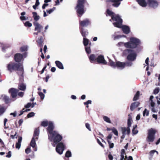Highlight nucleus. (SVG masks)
<instances>
[{"mask_svg": "<svg viewBox=\"0 0 160 160\" xmlns=\"http://www.w3.org/2000/svg\"><path fill=\"white\" fill-rule=\"evenodd\" d=\"M48 137L49 140L51 142H53L52 145L53 147H55L58 143H59L62 138L61 135L56 131L53 132L50 134H48Z\"/></svg>", "mask_w": 160, "mask_h": 160, "instance_id": "nucleus-3", "label": "nucleus"}, {"mask_svg": "<svg viewBox=\"0 0 160 160\" xmlns=\"http://www.w3.org/2000/svg\"><path fill=\"white\" fill-rule=\"evenodd\" d=\"M141 44L139 39L134 37H131L130 41L125 42L124 46L126 48H135Z\"/></svg>", "mask_w": 160, "mask_h": 160, "instance_id": "nucleus-4", "label": "nucleus"}, {"mask_svg": "<svg viewBox=\"0 0 160 160\" xmlns=\"http://www.w3.org/2000/svg\"><path fill=\"white\" fill-rule=\"evenodd\" d=\"M124 55H127V59L130 61H132L135 60L137 57L135 52L132 49H127L123 52Z\"/></svg>", "mask_w": 160, "mask_h": 160, "instance_id": "nucleus-5", "label": "nucleus"}, {"mask_svg": "<svg viewBox=\"0 0 160 160\" xmlns=\"http://www.w3.org/2000/svg\"><path fill=\"white\" fill-rule=\"evenodd\" d=\"M156 131L152 128L149 129L148 131L147 141L148 142H153L155 138Z\"/></svg>", "mask_w": 160, "mask_h": 160, "instance_id": "nucleus-8", "label": "nucleus"}, {"mask_svg": "<svg viewBox=\"0 0 160 160\" xmlns=\"http://www.w3.org/2000/svg\"><path fill=\"white\" fill-rule=\"evenodd\" d=\"M80 32L83 38H85L88 34V32L87 31L85 30L83 28H80Z\"/></svg>", "mask_w": 160, "mask_h": 160, "instance_id": "nucleus-22", "label": "nucleus"}, {"mask_svg": "<svg viewBox=\"0 0 160 160\" xmlns=\"http://www.w3.org/2000/svg\"><path fill=\"white\" fill-rule=\"evenodd\" d=\"M5 111V109L3 107H0V115L2 114Z\"/></svg>", "mask_w": 160, "mask_h": 160, "instance_id": "nucleus-48", "label": "nucleus"}, {"mask_svg": "<svg viewBox=\"0 0 160 160\" xmlns=\"http://www.w3.org/2000/svg\"><path fill=\"white\" fill-rule=\"evenodd\" d=\"M139 104V102H135L132 103L130 106V109L131 111H133L135 108L138 107Z\"/></svg>", "mask_w": 160, "mask_h": 160, "instance_id": "nucleus-21", "label": "nucleus"}, {"mask_svg": "<svg viewBox=\"0 0 160 160\" xmlns=\"http://www.w3.org/2000/svg\"><path fill=\"white\" fill-rule=\"evenodd\" d=\"M138 4L141 6L145 7L147 5V3L145 0H136Z\"/></svg>", "mask_w": 160, "mask_h": 160, "instance_id": "nucleus-23", "label": "nucleus"}, {"mask_svg": "<svg viewBox=\"0 0 160 160\" xmlns=\"http://www.w3.org/2000/svg\"><path fill=\"white\" fill-rule=\"evenodd\" d=\"M33 25L35 27V30L38 31L39 32H41V30L43 28L41 25L37 22H34L33 23Z\"/></svg>", "mask_w": 160, "mask_h": 160, "instance_id": "nucleus-17", "label": "nucleus"}, {"mask_svg": "<svg viewBox=\"0 0 160 160\" xmlns=\"http://www.w3.org/2000/svg\"><path fill=\"white\" fill-rule=\"evenodd\" d=\"M103 119L105 122L109 123H111V121L110 119L108 117L106 116H103Z\"/></svg>", "mask_w": 160, "mask_h": 160, "instance_id": "nucleus-37", "label": "nucleus"}, {"mask_svg": "<svg viewBox=\"0 0 160 160\" xmlns=\"http://www.w3.org/2000/svg\"><path fill=\"white\" fill-rule=\"evenodd\" d=\"M10 115H12L14 117H15L16 116L17 113L16 112H12L10 113Z\"/></svg>", "mask_w": 160, "mask_h": 160, "instance_id": "nucleus-63", "label": "nucleus"}, {"mask_svg": "<svg viewBox=\"0 0 160 160\" xmlns=\"http://www.w3.org/2000/svg\"><path fill=\"white\" fill-rule=\"evenodd\" d=\"M97 62L99 63H101L104 64H106L107 62L105 60L104 57L102 55H99L97 58Z\"/></svg>", "mask_w": 160, "mask_h": 160, "instance_id": "nucleus-15", "label": "nucleus"}, {"mask_svg": "<svg viewBox=\"0 0 160 160\" xmlns=\"http://www.w3.org/2000/svg\"><path fill=\"white\" fill-rule=\"evenodd\" d=\"M108 157L110 160H112L113 159V156L110 154L108 155Z\"/></svg>", "mask_w": 160, "mask_h": 160, "instance_id": "nucleus-64", "label": "nucleus"}, {"mask_svg": "<svg viewBox=\"0 0 160 160\" xmlns=\"http://www.w3.org/2000/svg\"><path fill=\"white\" fill-rule=\"evenodd\" d=\"M125 37L124 35H118L116 36H115L114 37V40H117L119 39L120 38Z\"/></svg>", "mask_w": 160, "mask_h": 160, "instance_id": "nucleus-51", "label": "nucleus"}, {"mask_svg": "<svg viewBox=\"0 0 160 160\" xmlns=\"http://www.w3.org/2000/svg\"><path fill=\"white\" fill-rule=\"evenodd\" d=\"M107 16L108 15L111 16L112 19L115 22L113 23L114 26L117 28H120L121 27V23L122 22V20L120 17L118 15H115L114 13L109 10L107 9L106 11Z\"/></svg>", "mask_w": 160, "mask_h": 160, "instance_id": "nucleus-2", "label": "nucleus"}, {"mask_svg": "<svg viewBox=\"0 0 160 160\" xmlns=\"http://www.w3.org/2000/svg\"><path fill=\"white\" fill-rule=\"evenodd\" d=\"M108 142L109 145V147L110 148H113L114 144L112 142L109 140H108Z\"/></svg>", "mask_w": 160, "mask_h": 160, "instance_id": "nucleus-45", "label": "nucleus"}, {"mask_svg": "<svg viewBox=\"0 0 160 160\" xmlns=\"http://www.w3.org/2000/svg\"><path fill=\"white\" fill-rule=\"evenodd\" d=\"M65 149V145L62 142L59 143L57 145L56 148V152L60 155L62 154Z\"/></svg>", "mask_w": 160, "mask_h": 160, "instance_id": "nucleus-9", "label": "nucleus"}, {"mask_svg": "<svg viewBox=\"0 0 160 160\" xmlns=\"http://www.w3.org/2000/svg\"><path fill=\"white\" fill-rule=\"evenodd\" d=\"M86 128L89 131H91V129L90 126V124L88 123H86L85 124Z\"/></svg>", "mask_w": 160, "mask_h": 160, "instance_id": "nucleus-55", "label": "nucleus"}, {"mask_svg": "<svg viewBox=\"0 0 160 160\" xmlns=\"http://www.w3.org/2000/svg\"><path fill=\"white\" fill-rule=\"evenodd\" d=\"M39 134V131L38 129H36L34 132L33 137L36 139L38 140V136Z\"/></svg>", "mask_w": 160, "mask_h": 160, "instance_id": "nucleus-32", "label": "nucleus"}, {"mask_svg": "<svg viewBox=\"0 0 160 160\" xmlns=\"http://www.w3.org/2000/svg\"><path fill=\"white\" fill-rule=\"evenodd\" d=\"M18 88L22 91H25L26 89V86L24 83H20L18 85Z\"/></svg>", "mask_w": 160, "mask_h": 160, "instance_id": "nucleus-30", "label": "nucleus"}, {"mask_svg": "<svg viewBox=\"0 0 160 160\" xmlns=\"http://www.w3.org/2000/svg\"><path fill=\"white\" fill-rule=\"evenodd\" d=\"M89 40L86 38H83V43L84 46H87L88 44Z\"/></svg>", "mask_w": 160, "mask_h": 160, "instance_id": "nucleus-35", "label": "nucleus"}, {"mask_svg": "<svg viewBox=\"0 0 160 160\" xmlns=\"http://www.w3.org/2000/svg\"><path fill=\"white\" fill-rule=\"evenodd\" d=\"M112 132L114 133V134L116 136H118V132L117 130L114 128H113L111 129Z\"/></svg>", "mask_w": 160, "mask_h": 160, "instance_id": "nucleus-44", "label": "nucleus"}, {"mask_svg": "<svg viewBox=\"0 0 160 160\" xmlns=\"http://www.w3.org/2000/svg\"><path fill=\"white\" fill-rule=\"evenodd\" d=\"M35 115V113L33 112H31L29 113L27 116L28 118H30L34 116Z\"/></svg>", "mask_w": 160, "mask_h": 160, "instance_id": "nucleus-50", "label": "nucleus"}, {"mask_svg": "<svg viewBox=\"0 0 160 160\" xmlns=\"http://www.w3.org/2000/svg\"><path fill=\"white\" fill-rule=\"evenodd\" d=\"M109 61L110 65L114 68H117L119 69L122 70L123 69L125 66V64L124 62L118 61L115 63L110 59H109Z\"/></svg>", "mask_w": 160, "mask_h": 160, "instance_id": "nucleus-7", "label": "nucleus"}, {"mask_svg": "<svg viewBox=\"0 0 160 160\" xmlns=\"http://www.w3.org/2000/svg\"><path fill=\"white\" fill-rule=\"evenodd\" d=\"M28 47L27 46H24L21 47L20 48V50L21 52H23L27 51L28 50Z\"/></svg>", "mask_w": 160, "mask_h": 160, "instance_id": "nucleus-40", "label": "nucleus"}, {"mask_svg": "<svg viewBox=\"0 0 160 160\" xmlns=\"http://www.w3.org/2000/svg\"><path fill=\"white\" fill-rule=\"evenodd\" d=\"M18 90L14 88H11L9 90V93L11 94L12 97L13 98H15L17 95V93Z\"/></svg>", "mask_w": 160, "mask_h": 160, "instance_id": "nucleus-14", "label": "nucleus"}, {"mask_svg": "<svg viewBox=\"0 0 160 160\" xmlns=\"http://www.w3.org/2000/svg\"><path fill=\"white\" fill-rule=\"evenodd\" d=\"M56 9L55 7H53L52 8L50 9L49 10H47V12L49 13V14H51L52 13L53 11H54Z\"/></svg>", "mask_w": 160, "mask_h": 160, "instance_id": "nucleus-47", "label": "nucleus"}, {"mask_svg": "<svg viewBox=\"0 0 160 160\" xmlns=\"http://www.w3.org/2000/svg\"><path fill=\"white\" fill-rule=\"evenodd\" d=\"M11 156V151H9L7 153V155L6 156V157L8 158H10Z\"/></svg>", "mask_w": 160, "mask_h": 160, "instance_id": "nucleus-60", "label": "nucleus"}, {"mask_svg": "<svg viewBox=\"0 0 160 160\" xmlns=\"http://www.w3.org/2000/svg\"><path fill=\"white\" fill-rule=\"evenodd\" d=\"M56 66L59 68L61 69H63L64 67L62 63L59 61H56L55 62Z\"/></svg>", "mask_w": 160, "mask_h": 160, "instance_id": "nucleus-24", "label": "nucleus"}, {"mask_svg": "<svg viewBox=\"0 0 160 160\" xmlns=\"http://www.w3.org/2000/svg\"><path fill=\"white\" fill-rule=\"evenodd\" d=\"M139 94L140 92L139 91H138L137 92L133 98V101H136L138 99Z\"/></svg>", "mask_w": 160, "mask_h": 160, "instance_id": "nucleus-39", "label": "nucleus"}, {"mask_svg": "<svg viewBox=\"0 0 160 160\" xmlns=\"http://www.w3.org/2000/svg\"><path fill=\"white\" fill-rule=\"evenodd\" d=\"M92 103V101L91 100H88L87 102H84V104L85 105H88L89 104H91Z\"/></svg>", "mask_w": 160, "mask_h": 160, "instance_id": "nucleus-58", "label": "nucleus"}, {"mask_svg": "<svg viewBox=\"0 0 160 160\" xmlns=\"http://www.w3.org/2000/svg\"><path fill=\"white\" fill-rule=\"evenodd\" d=\"M3 99L4 100L5 102L8 103L10 102V99L6 95H3Z\"/></svg>", "mask_w": 160, "mask_h": 160, "instance_id": "nucleus-36", "label": "nucleus"}, {"mask_svg": "<svg viewBox=\"0 0 160 160\" xmlns=\"http://www.w3.org/2000/svg\"><path fill=\"white\" fill-rule=\"evenodd\" d=\"M85 51L87 53L89 54L91 53V51L90 46H85Z\"/></svg>", "mask_w": 160, "mask_h": 160, "instance_id": "nucleus-42", "label": "nucleus"}, {"mask_svg": "<svg viewBox=\"0 0 160 160\" xmlns=\"http://www.w3.org/2000/svg\"><path fill=\"white\" fill-rule=\"evenodd\" d=\"M22 139V137H19L18 139V142L16 143V148L18 149H19L20 148Z\"/></svg>", "mask_w": 160, "mask_h": 160, "instance_id": "nucleus-26", "label": "nucleus"}, {"mask_svg": "<svg viewBox=\"0 0 160 160\" xmlns=\"http://www.w3.org/2000/svg\"><path fill=\"white\" fill-rule=\"evenodd\" d=\"M125 66L130 67L132 66V62H125Z\"/></svg>", "mask_w": 160, "mask_h": 160, "instance_id": "nucleus-52", "label": "nucleus"}, {"mask_svg": "<svg viewBox=\"0 0 160 160\" xmlns=\"http://www.w3.org/2000/svg\"><path fill=\"white\" fill-rule=\"evenodd\" d=\"M123 0H110L112 2H114L115 3L112 4V5L115 7H118L120 4V2Z\"/></svg>", "mask_w": 160, "mask_h": 160, "instance_id": "nucleus-27", "label": "nucleus"}, {"mask_svg": "<svg viewBox=\"0 0 160 160\" xmlns=\"http://www.w3.org/2000/svg\"><path fill=\"white\" fill-rule=\"evenodd\" d=\"M137 126L136 125L133 127V128L132 131V133L133 135L136 134L138 132V131L136 129L137 128Z\"/></svg>", "mask_w": 160, "mask_h": 160, "instance_id": "nucleus-33", "label": "nucleus"}, {"mask_svg": "<svg viewBox=\"0 0 160 160\" xmlns=\"http://www.w3.org/2000/svg\"><path fill=\"white\" fill-rule=\"evenodd\" d=\"M80 25L82 27H86L90 24V22L88 19H86L82 21H80Z\"/></svg>", "mask_w": 160, "mask_h": 160, "instance_id": "nucleus-16", "label": "nucleus"}, {"mask_svg": "<svg viewBox=\"0 0 160 160\" xmlns=\"http://www.w3.org/2000/svg\"><path fill=\"white\" fill-rule=\"evenodd\" d=\"M125 154V150L124 149H122L121 151L120 155V160H126V158H127L126 156L125 157V158L124 156V155Z\"/></svg>", "mask_w": 160, "mask_h": 160, "instance_id": "nucleus-28", "label": "nucleus"}, {"mask_svg": "<svg viewBox=\"0 0 160 160\" xmlns=\"http://www.w3.org/2000/svg\"><path fill=\"white\" fill-rule=\"evenodd\" d=\"M156 150H151L150 152V154L151 156L152 157L155 152Z\"/></svg>", "mask_w": 160, "mask_h": 160, "instance_id": "nucleus-57", "label": "nucleus"}, {"mask_svg": "<svg viewBox=\"0 0 160 160\" xmlns=\"http://www.w3.org/2000/svg\"><path fill=\"white\" fill-rule=\"evenodd\" d=\"M37 42L38 43V45L40 47H42L43 46V41L42 38V37H40L37 40Z\"/></svg>", "mask_w": 160, "mask_h": 160, "instance_id": "nucleus-29", "label": "nucleus"}, {"mask_svg": "<svg viewBox=\"0 0 160 160\" xmlns=\"http://www.w3.org/2000/svg\"><path fill=\"white\" fill-rule=\"evenodd\" d=\"M149 115V111L145 108L143 112V116H148Z\"/></svg>", "mask_w": 160, "mask_h": 160, "instance_id": "nucleus-43", "label": "nucleus"}, {"mask_svg": "<svg viewBox=\"0 0 160 160\" xmlns=\"http://www.w3.org/2000/svg\"><path fill=\"white\" fill-rule=\"evenodd\" d=\"M98 57L94 54H91L89 57V58L91 62L93 63L96 61H97V58Z\"/></svg>", "mask_w": 160, "mask_h": 160, "instance_id": "nucleus-19", "label": "nucleus"}, {"mask_svg": "<svg viewBox=\"0 0 160 160\" xmlns=\"http://www.w3.org/2000/svg\"><path fill=\"white\" fill-rule=\"evenodd\" d=\"M148 3L150 7L154 8H157L158 5V2L155 0H148Z\"/></svg>", "mask_w": 160, "mask_h": 160, "instance_id": "nucleus-13", "label": "nucleus"}, {"mask_svg": "<svg viewBox=\"0 0 160 160\" xmlns=\"http://www.w3.org/2000/svg\"><path fill=\"white\" fill-rule=\"evenodd\" d=\"M8 121V119L7 118H5L4 120V125L5 128H7L8 127L6 126V123Z\"/></svg>", "mask_w": 160, "mask_h": 160, "instance_id": "nucleus-56", "label": "nucleus"}, {"mask_svg": "<svg viewBox=\"0 0 160 160\" xmlns=\"http://www.w3.org/2000/svg\"><path fill=\"white\" fill-rule=\"evenodd\" d=\"M31 149L30 147H28L25 150V152L28 154L30 152H31Z\"/></svg>", "mask_w": 160, "mask_h": 160, "instance_id": "nucleus-53", "label": "nucleus"}, {"mask_svg": "<svg viewBox=\"0 0 160 160\" xmlns=\"http://www.w3.org/2000/svg\"><path fill=\"white\" fill-rule=\"evenodd\" d=\"M48 126L47 128V130L48 133V134H50L56 131H53V129L54 128L53 125V123L52 121H49L48 122Z\"/></svg>", "mask_w": 160, "mask_h": 160, "instance_id": "nucleus-11", "label": "nucleus"}, {"mask_svg": "<svg viewBox=\"0 0 160 160\" xmlns=\"http://www.w3.org/2000/svg\"><path fill=\"white\" fill-rule=\"evenodd\" d=\"M72 156V153L69 151H68L66 153L65 157L67 158H69Z\"/></svg>", "mask_w": 160, "mask_h": 160, "instance_id": "nucleus-41", "label": "nucleus"}, {"mask_svg": "<svg viewBox=\"0 0 160 160\" xmlns=\"http://www.w3.org/2000/svg\"><path fill=\"white\" fill-rule=\"evenodd\" d=\"M33 17L34 20L37 21H38L40 18V17L38 15L37 13L36 12H33Z\"/></svg>", "mask_w": 160, "mask_h": 160, "instance_id": "nucleus-31", "label": "nucleus"}, {"mask_svg": "<svg viewBox=\"0 0 160 160\" xmlns=\"http://www.w3.org/2000/svg\"><path fill=\"white\" fill-rule=\"evenodd\" d=\"M119 28H122L123 32L125 34H128L129 32L130 29L128 27L126 26H122L121 23V27Z\"/></svg>", "mask_w": 160, "mask_h": 160, "instance_id": "nucleus-20", "label": "nucleus"}, {"mask_svg": "<svg viewBox=\"0 0 160 160\" xmlns=\"http://www.w3.org/2000/svg\"><path fill=\"white\" fill-rule=\"evenodd\" d=\"M26 54L24 53L23 55L20 53H17L15 54L14 59L16 62H20L22 59L23 58L26 57Z\"/></svg>", "mask_w": 160, "mask_h": 160, "instance_id": "nucleus-12", "label": "nucleus"}, {"mask_svg": "<svg viewBox=\"0 0 160 160\" xmlns=\"http://www.w3.org/2000/svg\"><path fill=\"white\" fill-rule=\"evenodd\" d=\"M8 69L10 72L13 70H16L18 71V74L22 76L24 73V69L22 64V63H11L7 66Z\"/></svg>", "mask_w": 160, "mask_h": 160, "instance_id": "nucleus-1", "label": "nucleus"}, {"mask_svg": "<svg viewBox=\"0 0 160 160\" xmlns=\"http://www.w3.org/2000/svg\"><path fill=\"white\" fill-rule=\"evenodd\" d=\"M24 25L26 27H31L32 26V24L29 22L27 21L24 23Z\"/></svg>", "mask_w": 160, "mask_h": 160, "instance_id": "nucleus-49", "label": "nucleus"}, {"mask_svg": "<svg viewBox=\"0 0 160 160\" xmlns=\"http://www.w3.org/2000/svg\"><path fill=\"white\" fill-rule=\"evenodd\" d=\"M150 105L152 107V111L153 112H157L156 110H155L154 108V105H155V103L154 102L152 101V100H151V103H150Z\"/></svg>", "mask_w": 160, "mask_h": 160, "instance_id": "nucleus-34", "label": "nucleus"}, {"mask_svg": "<svg viewBox=\"0 0 160 160\" xmlns=\"http://www.w3.org/2000/svg\"><path fill=\"white\" fill-rule=\"evenodd\" d=\"M86 1V0H78V1L75 9L77 13L79 14V17H81L84 13V4Z\"/></svg>", "mask_w": 160, "mask_h": 160, "instance_id": "nucleus-6", "label": "nucleus"}, {"mask_svg": "<svg viewBox=\"0 0 160 160\" xmlns=\"http://www.w3.org/2000/svg\"><path fill=\"white\" fill-rule=\"evenodd\" d=\"M128 116L129 117L128 121V126L126 128L125 127V129L127 130V134L128 135H129L130 133V128L131 126L132 120V117L130 114H128Z\"/></svg>", "mask_w": 160, "mask_h": 160, "instance_id": "nucleus-10", "label": "nucleus"}, {"mask_svg": "<svg viewBox=\"0 0 160 160\" xmlns=\"http://www.w3.org/2000/svg\"><path fill=\"white\" fill-rule=\"evenodd\" d=\"M125 129H126L125 127H122L121 128V130L122 134V135L121 137V139H124L125 137V135L126 134H127V129L126 130Z\"/></svg>", "mask_w": 160, "mask_h": 160, "instance_id": "nucleus-25", "label": "nucleus"}, {"mask_svg": "<svg viewBox=\"0 0 160 160\" xmlns=\"http://www.w3.org/2000/svg\"><path fill=\"white\" fill-rule=\"evenodd\" d=\"M2 47V51H4L5 50V46L4 45H3L0 43V47Z\"/></svg>", "mask_w": 160, "mask_h": 160, "instance_id": "nucleus-61", "label": "nucleus"}, {"mask_svg": "<svg viewBox=\"0 0 160 160\" xmlns=\"http://www.w3.org/2000/svg\"><path fill=\"white\" fill-rule=\"evenodd\" d=\"M125 43L123 42H119L118 44V46H122V45H123L124 46V44Z\"/></svg>", "mask_w": 160, "mask_h": 160, "instance_id": "nucleus-62", "label": "nucleus"}, {"mask_svg": "<svg viewBox=\"0 0 160 160\" xmlns=\"http://www.w3.org/2000/svg\"><path fill=\"white\" fill-rule=\"evenodd\" d=\"M38 94L39 96H40L41 99L43 100V99H44L45 97V95L44 94H43L42 92H39Z\"/></svg>", "mask_w": 160, "mask_h": 160, "instance_id": "nucleus-46", "label": "nucleus"}, {"mask_svg": "<svg viewBox=\"0 0 160 160\" xmlns=\"http://www.w3.org/2000/svg\"><path fill=\"white\" fill-rule=\"evenodd\" d=\"M31 106V103L30 102L28 103L26 105H25V107L26 108H28L30 107Z\"/></svg>", "mask_w": 160, "mask_h": 160, "instance_id": "nucleus-59", "label": "nucleus"}, {"mask_svg": "<svg viewBox=\"0 0 160 160\" xmlns=\"http://www.w3.org/2000/svg\"><path fill=\"white\" fill-rule=\"evenodd\" d=\"M36 139L34 138H32L30 143V146L34 148L33 150L35 151H36L37 150V148L36 147Z\"/></svg>", "mask_w": 160, "mask_h": 160, "instance_id": "nucleus-18", "label": "nucleus"}, {"mask_svg": "<svg viewBox=\"0 0 160 160\" xmlns=\"http://www.w3.org/2000/svg\"><path fill=\"white\" fill-rule=\"evenodd\" d=\"M48 122L47 120H45L42 121L41 123V125L44 127H46L48 126Z\"/></svg>", "mask_w": 160, "mask_h": 160, "instance_id": "nucleus-38", "label": "nucleus"}, {"mask_svg": "<svg viewBox=\"0 0 160 160\" xmlns=\"http://www.w3.org/2000/svg\"><path fill=\"white\" fill-rule=\"evenodd\" d=\"M159 91V88H157L155 89L154 91V93L155 94H157L158 92Z\"/></svg>", "mask_w": 160, "mask_h": 160, "instance_id": "nucleus-54", "label": "nucleus"}]
</instances>
